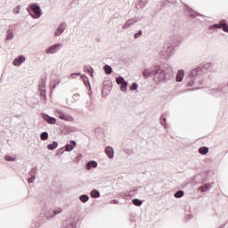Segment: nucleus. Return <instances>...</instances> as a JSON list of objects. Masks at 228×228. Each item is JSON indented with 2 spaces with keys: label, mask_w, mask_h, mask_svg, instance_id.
<instances>
[{
  "label": "nucleus",
  "mask_w": 228,
  "mask_h": 228,
  "mask_svg": "<svg viewBox=\"0 0 228 228\" xmlns=\"http://www.w3.org/2000/svg\"><path fill=\"white\" fill-rule=\"evenodd\" d=\"M174 197L175 199H181L183 197H184V191H177L175 194H174Z\"/></svg>",
  "instance_id": "cd10ccee"
},
{
  "label": "nucleus",
  "mask_w": 228,
  "mask_h": 228,
  "mask_svg": "<svg viewBox=\"0 0 228 228\" xmlns=\"http://www.w3.org/2000/svg\"><path fill=\"white\" fill-rule=\"evenodd\" d=\"M132 204H134V206L140 207V206H142V204H143V201H142V200H139V199H134V200H132Z\"/></svg>",
  "instance_id": "2f4dec72"
},
{
  "label": "nucleus",
  "mask_w": 228,
  "mask_h": 228,
  "mask_svg": "<svg viewBox=\"0 0 228 228\" xmlns=\"http://www.w3.org/2000/svg\"><path fill=\"white\" fill-rule=\"evenodd\" d=\"M177 36H174L173 39L175 38Z\"/></svg>",
  "instance_id": "603ef678"
},
{
  "label": "nucleus",
  "mask_w": 228,
  "mask_h": 228,
  "mask_svg": "<svg viewBox=\"0 0 228 228\" xmlns=\"http://www.w3.org/2000/svg\"><path fill=\"white\" fill-rule=\"evenodd\" d=\"M84 72L90 74L91 77H94V68H92V66H86L84 68Z\"/></svg>",
  "instance_id": "412c9836"
},
{
  "label": "nucleus",
  "mask_w": 228,
  "mask_h": 228,
  "mask_svg": "<svg viewBox=\"0 0 228 228\" xmlns=\"http://www.w3.org/2000/svg\"><path fill=\"white\" fill-rule=\"evenodd\" d=\"M143 32L142 30H139L137 33L134 35V38H140Z\"/></svg>",
  "instance_id": "79ce46f5"
},
{
  "label": "nucleus",
  "mask_w": 228,
  "mask_h": 228,
  "mask_svg": "<svg viewBox=\"0 0 228 228\" xmlns=\"http://www.w3.org/2000/svg\"><path fill=\"white\" fill-rule=\"evenodd\" d=\"M183 79H184V71L183 69H180L176 74V81L177 83H181Z\"/></svg>",
  "instance_id": "f3484780"
},
{
  "label": "nucleus",
  "mask_w": 228,
  "mask_h": 228,
  "mask_svg": "<svg viewBox=\"0 0 228 228\" xmlns=\"http://www.w3.org/2000/svg\"><path fill=\"white\" fill-rule=\"evenodd\" d=\"M39 92L41 95V99L43 101H45L46 96H45V78H42L40 83H39Z\"/></svg>",
  "instance_id": "6e6552de"
},
{
  "label": "nucleus",
  "mask_w": 228,
  "mask_h": 228,
  "mask_svg": "<svg viewBox=\"0 0 228 228\" xmlns=\"http://www.w3.org/2000/svg\"><path fill=\"white\" fill-rule=\"evenodd\" d=\"M77 76H81V73H71L69 75V79H76Z\"/></svg>",
  "instance_id": "58836bf2"
},
{
  "label": "nucleus",
  "mask_w": 228,
  "mask_h": 228,
  "mask_svg": "<svg viewBox=\"0 0 228 228\" xmlns=\"http://www.w3.org/2000/svg\"><path fill=\"white\" fill-rule=\"evenodd\" d=\"M80 77L85 86L90 87V80L88 79V77H86V75H80Z\"/></svg>",
  "instance_id": "b1692460"
},
{
  "label": "nucleus",
  "mask_w": 228,
  "mask_h": 228,
  "mask_svg": "<svg viewBox=\"0 0 228 228\" xmlns=\"http://www.w3.org/2000/svg\"><path fill=\"white\" fill-rule=\"evenodd\" d=\"M73 98L77 99V94H74Z\"/></svg>",
  "instance_id": "8fccbe9b"
},
{
  "label": "nucleus",
  "mask_w": 228,
  "mask_h": 228,
  "mask_svg": "<svg viewBox=\"0 0 228 228\" xmlns=\"http://www.w3.org/2000/svg\"><path fill=\"white\" fill-rule=\"evenodd\" d=\"M110 204H118V200H110Z\"/></svg>",
  "instance_id": "de8ad7c7"
},
{
  "label": "nucleus",
  "mask_w": 228,
  "mask_h": 228,
  "mask_svg": "<svg viewBox=\"0 0 228 228\" xmlns=\"http://www.w3.org/2000/svg\"><path fill=\"white\" fill-rule=\"evenodd\" d=\"M76 145H77L76 141L71 140V141L69 142V144H66V146H65V151H66L67 152H71V151H74V148L76 147Z\"/></svg>",
  "instance_id": "4468645a"
},
{
  "label": "nucleus",
  "mask_w": 228,
  "mask_h": 228,
  "mask_svg": "<svg viewBox=\"0 0 228 228\" xmlns=\"http://www.w3.org/2000/svg\"><path fill=\"white\" fill-rule=\"evenodd\" d=\"M200 177H202L200 175L195 176V182L198 183V184H202V183H204V179L200 180Z\"/></svg>",
  "instance_id": "c9c22d12"
},
{
  "label": "nucleus",
  "mask_w": 228,
  "mask_h": 228,
  "mask_svg": "<svg viewBox=\"0 0 228 228\" xmlns=\"http://www.w3.org/2000/svg\"><path fill=\"white\" fill-rule=\"evenodd\" d=\"M15 159H17L16 157H12V156H9V155L5 156V160L6 161H15Z\"/></svg>",
  "instance_id": "ea45409f"
},
{
  "label": "nucleus",
  "mask_w": 228,
  "mask_h": 228,
  "mask_svg": "<svg viewBox=\"0 0 228 228\" xmlns=\"http://www.w3.org/2000/svg\"><path fill=\"white\" fill-rule=\"evenodd\" d=\"M57 148H58V142L56 141H53L52 144L47 145V149L49 151H54V149H57Z\"/></svg>",
  "instance_id": "bb28decb"
},
{
  "label": "nucleus",
  "mask_w": 228,
  "mask_h": 228,
  "mask_svg": "<svg viewBox=\"0 0 228 228\" xmlns=\"http://www.w3.org/2000/svg\"><path fill=\"white\" fill-rule=\"evenodd\" d=\"M14 13H16V14L20 13V5H18V6L14 9Z\"/></svg>",
  "instance_id": "37998d69"
},
{
  "label": "nucleus",
  "mask_w": 228,
  "mask_h": 228,
  "mask_svg": "<svg viewBox=\"0 0 228 228\" xmlns=\"http://www.w3.org/2000/svg\"><path fill=\"white\" fill-rule=\"evenodd\" d=\"M63 213V209L61 208H55L52 210H49L45 214L46 218H54L57 215H61Z\"/></svg>",
  "instance_id": "423d86ee"
},
{
  "label": "nucleus",
  "mask_w": 228,
  "mask_h": 228,
  "mask_svg": "<svg viewBox=\"0 0 228 228\" xmlns=\"http://www.w3.org/2000/svg\"><path fill=\"white\" fill-rule=\"evenodd\" d=\"M166 1L170 4H175V3H177V0H166Z\"/></svg>",
  "instance_id": "a18cd8bd"
},
{
  "label": "nucleus",
  "mask_w": 228,
  "mask_h": 228,
  "mask_svg": "<svg viewBox=\"0 0 228 228\" xmlns=\"http://www.w3.org/2000/svg\"><path fill=\"white\" fill-rule=\"evenodd\" d=\"M199 152H200V154H202V156H206V154H208V152H209V148H208L206 146L200 147L199 149Z\"/></svg>",
  "instance_id": "393cba45"
},
{
  "label": "nucleus",
  "mask_w": 228,
  "mask_h": 228,
  "mask_svg": "<svg viewBox=\"0 0 228 228\" xmlns=\"http://www.w3.org/2000/svg\"><path fill=\"white\" fill-rule=\"evenodd\" d=\"M166 122H167V118H161V125L165 126Z\"/></svg>",
  "instance_id": "49530a36"
},
{
  "label": "nucleus",
  "mask_w": 228,
  "mask_h": 228,
  "mask_svg": "<svg viewBox=\"0 0 228 228\" xmlns=\"http://www.w3.org/2000/svg\"><path fill=\"white\" fill-rule=\"evenodd\" d=\"M28 12L32 19H40L42 17V9L37 4H32L28 9Z\"/></svg>",
  "instance_id": "7ed1b4c3"
},
{
  "label": "nucleus",
  "mask_w": 228,
  "mask_h": 228,
  "mask_svg": "<svg viewBox=\"0 0 228 228\" xmlns=\"http://www.w3.org/2000/svg\"><path fill=\"white\" fill-rule=\"evenodd\" d=\"M105 154H107L110 159H113V158H115V150H113L111 146H107L105 148Z\"/></svg>",
  "instance_id": "ddd939ff"
},
{
  "label": "nucleus",
  "mask_w": 228,
  "mask_h": 228,
  "mask_svg": "<svg viewBox=\"0 0 228 228\" xmlns=\"http://www.w3.org/2000/svg\"><path fill=\"white\" fill-rule=\"evenodd\" d=\"M187 12L189 13V15L192 18V19H195L196 17H202V15H200L199 12L193 11V9L188 7L187 8Z\"/></svg>",
  "instance_id": "dca6fc26"
},
{
  "label": "nucleus",
  "mask_w": 228,
  "mask_h": 228,
  "mask_svg": "<svg viewBox=\"0 0 228 228\" xmlns=\"http://www.w3.org/2000/svg\"><path fill=\"white\" fill-rule=\"evenodd\" d=\"M165 79H168V75L165 72V69H162L159 66H154L153 81H155L157 85H159V83H163Z\"/></svg>",
  "instance_id": "f03ea898"
},
{
  "label": "nucleus",
  "mask_w": 228,
  "mask_h": 228,
  "mask_svg": "<svg viewBox=\"0 0 228 228\" xmlns=\"http://www.w3.org/2000/svg\"><path fill=\"white\" fill-rule=\"evenodd\" d=\"M90 195L92 199H99V197H101V192L94 189L90 192Z\"/></svg>",
  "instance_id": "a878e982"
},
{
  "label": "nucleus",
  "mask_w": 228,
  "mask_h": 228,
  "mask_svg": "<svg viewBox=\"0 0 228 228\" xmlns=\"http://www.w3.org/2000/svg\"><path fill=\"white\" fill-rule=\"evenodd\" d=\"M40 138L43 142L49 139V134L47 132H42L40 134Z\"/></svg>",
  "instance_id": "7c9ffc66"
},
{
  "label": "nucleus",
  "mask_w": 228,
  "mask_h": 228,
  "mask_svg": "<svg viewBox=\"0 0 228 228\" xmlns=\"http://www.w3.org/2000/svg\"><path fill=\"white\" fill-rule=\"evenodd\" d=\"M13 38V30L8 29L5 40H12Z\"/></svg>",
  "instance_id": "c85d7f7f"
},
{
  "label": "nucleus",
  "mask_w": 228,
  "mask_h": 228,
  "mask_svg": "<svg viewBox=\"0 0 228 228\" xmlns=\"http://www.w3.org/2000/svg\"><path fill=\"white\" fill-rule=\"evenodd\" d=\"M79 200L80 202H83V204H86V202L90 200V197H88L86 194H82L79 196Z\"/></svg>",
  "instance_id": "5701e85b"
},
{
  "label": "nucleus",
  "mask_w": 228,
  "mask_h": 228,
  "mask_svg": "<svg viewBox=\"0 0 228 228\" xmlns=\"http://www.w3.org/2000/svg\"><path fill=\"white\" fill-rule=\"evenodd\" d=\"M126 79H124L123 77H116V83L117 85H122L123 83H125Z\"/></svg>",
  "instance_id": "72a5a7b5"
},
{
  "label": "nucleus",
  "mask_w": 228,
  "mask_h": 228,
  "mask_svg": "<svg viewBox=\"0 0 228 228\" xmlns=\"http://www.w3.org/2000/svg\"><path fill=\"white\" fill-rule=\"evenodd\" d=\"M130 90H132V92H134V90H138V85L136 84V82L132 84V86H130Z\"/></svg>",
  "instance_id": "a19ab883"
},
{
  "label": "nucleus",
  "mask_w": 228,
  "mask_h": 228,
  "mask_svg": "<svg viewBox=\"0 0 228 228\" xmlns=\"http://www.w3.org/2000/svg\"><path fill=\"white\" fill-rule=\"evenodd\" d=\"M103 70L105 74H107V76H110V74L113 72V69L108 64H105V66L103 67Z\"/></svg>",
  "instance_id": "4be33fe9"
},
{
  "label": "nucleus",
  "mask_w": 228,
  "mask_h": 228,
  "mask_svg": "<svg viewBox=\"0 0 228 228\" xmlns=\"http://www.w3.org/2000/svg\"><path fill=\"white\" fill-rule=\"evenodd\" d=\"M55 115H56V117L61 118V120H65V122H74V117L65 113V111H63L60 109H57L55 110Z\"/></svg>",
  "instance_id": "20e7f679"
},
{
  "label": "nucleus",
  "mask_w": 228,
  "mask_h": 228,
  "mask_svg": "<svg viewBox=\"0 0 228 228\" xmlns=\"http://www.w3.org/2000/svg\"><path fill=\"white\" fill-rule=\"evenodd\" d=\"M165 49H167L166 56H168V54H170V53H172V45H165Z\"/></svg>",
  "instance_id": "e433bc0d"
},
{
  "label": "nucleus",
  "mask_w": 228,
  "mask_h": 228,
  "mask_svg": "<svg viewBox=\"0 0 228 228\" xmlns=\"http://www.w3.org/2000/svg\"><path fill=\"white\" fill-rule=\"evenodd\" d=\"M41 116H42V118H43L45 122H47V124H52V125L56 124V118H53V117H51V116L45 114V113H42Z\"/></svg>",
  "instance_id": "9b49d317"
},
{
  "label": "nucleus",
  "mask_w": 228,
  "mask_h": 228,
  "mask_svg": "<svg viewBox=\"0 0 228 228\" xmlns=\"http://www.w3.org/2000/svg\"><path fill=\"white\" fill-rule=\"evenodd\" d=\"M142 76L145 79H149V77H154V66L151 68L144 69L142 71Z\"/></svg>",
  "instance_id": "1a4fd4ad"
},
{
  "label": "nucleus",
  "mask_w": 228,
  "mask_h": 228,
  "mask_svg": "<svg viewBox=\"0 0 228 228\" xmlns=\"http://www.w3.org/2000/svg\"><path fill=\"white\" fill-rule=\"evenodd\" d=\"M222 29H223V31H224V33H228V25H227V22L225 21V20H223Z\"/></svg>",
  "instance_id": "f704fd0d"
},
{
  "label": "nucleus",
  "mask_w": 228,
  "mask_h": 228,
  "mask_svg": "<svg viewBox=\"0 0 228 228\" xmlns=\"http://www.w3.org/2000/svg\"><path fill=\"white\" fill-rule=\"evenodd\" d=\"M204 85V69L200 67L194 68L189 72L186 77V86L193 87L194 90L200 88V86Z\"/></svg>",
  "instance_id": "f257e3e1"
},
{
  "label": "nucleus",
  "mask_w": 228,
  "mask_h": 228,
  "mask_svg": "<svg viewBox=\"0 0 228 228\" xmlns=\"http://www.w3.org/2000/svg\"><path fill=\"white\" fill-rule=\"evenodd\" d=\"M25 61H26V57H24V55H20L13 60L12 65L14 67H20V64H22Z\"/></svg>",
  "instance_id": "9d476101"
},
{
  "label": "nucleus",
  "mask_w": 228,
  "mask_h": 228,
  "mask_svg": "<svg viewBox=\"0 0 228 228\" xmlns=\"http://www.w3.org/2000/svg\"><path fill=\"white\" fill-rule=\"evenodd\" d=\"M65 29H67V23L66 22L60 23V25L55 29L53 36L60 37L62 33L65 32Z\"/></svg>",
  "instance_id": "0eeeda50"
},
{
  "label": "nucleus",
  "mask_w": 228,
  "mask_h": 228,
  "mask_svg": "<svg viewBox=\"0 0 228 228\" xmlns=\"http://www.w3.org/2000/svg\"><path fill=\"white\" fill-rule=\"evenodd\" d=\"M97 161L90 160L86 164V170H90L91 168H97Z\"/></svg>",
  "instance_id": "2eb2a0df"
},
{
  "label": "nucleus",
  "mask_w": 228,
  "mask_h": 228,
  "mask_svg": "<svg viewBox=\"0 0 228 228\" xmlns=\"http://www.w3.org/2000/svg\"><path fill=\"white\" fill-rule=\"evenodd\" d=\"M127 81H124L122 84H120V90L121 92H127Z\"/></svg>",
  "instance_id": "c756f323"
},
{
  "label": "nucleus",
  "mask_w": 228,
  "mask_h": 228,
  "mask_svg": "<svg viewBox=\"0 0 228 228\" xmlns=\"http://www.w3.org/2000/svg\"><path fill=\"white\" fill-rule=\"evenodd\" d=\"M181 40V37L178 38L177 42H179Z\"/></svg>",
  "instance_id": "3c124183"
},
{
  "label": "nucleus",
  "mask_w": 228,
  "mask_h": 228,
  "mask_svg": "<svg viewBox=\"0 0 228 228\" xmlns=\"http://www.w3.org/2000/svg\"><path fill=\"white\" fill-rule=\"evenodd\" d=\"M35 179H36L35 176H32L31 178H28V184H31V183H34V182H35Z\"/></svg>",
  "instance_id": "c03bdc74"
},
{
  "label": "nucleus",
  "mask_w": 228,
  "mask_h": 228,
  "mask_svg": "<svg viewBox=\"0 0 228 228\" xmlns=\"http://www.w3.org/2000/svg\"><path fill=\"white\" fill-rule=\"evenodd\" d=\"M224 20H220L219 23L214 24L209 27V29H222L223 28Z\"/></svg>",
  "instance_id": "aec40b11"
},
{
  "label": "nucleus",
  "mask_w": 228,
  "mask_h": 228,
  "mask_svg": "<svg viewBox=\"0 0 228 228\" xmlns=\"http://www.w3.org/2000/svg\"><path fill=\"white\" fill-rule=\"evenodd\" d=\"M62 228H76V223H65Z\"/></svg>",
  "instance_id": "473e14b6"
},
{
  "label": "nucleus",
  "mask_w": 228,
  "mask_h": 228,
  "mask_svg": "<svg viewBox=\"0 0 228 228\" xmlns=\"http://www.w3.org/2000/svg\"><path fill=\"white\" fill-rule=\"evenodd\" d=\"M63 45L57 43L55 45H53L49 47H47L45 50V54H56V53H58V51H60V47H61Z\"/></svg>",
  "instance_id": "39448f33"
},
{
  "label": "nucleus",
  "mask_w": 228,
  "mask_h": 228,
  "mask_svg": "<svg viewBox=\"0 0 228 228\" xmlns=\"http://www.w3.org/2000/svg\"><path fill=\"white\" fill-rule=\"evenodd\" d=\"M147 1H149V0H139L140 8H144L145 4H147Z\"/></svg>",
  "instance_id": "4c0bfd02"
},
{
  "label": "nucleus",
  "mask_w": 228,
  "mask_h": 228,
  "mask_svg": "<svg viewBox=\"0 0 228 228\" xmlns=\"http://www.w3.org/2000/svg\"><path fill=\"white\" fill-rule=\"evenodd\" d=\"M56 88V85H54L53 87H51V90H54Z\"/></svg>",
  "instance_id": "09e8293b"
},
{
  "label": "nucleus",
  "mask_w": 228,
  "mask_h": 228,
  "mask_svg": "<svg viewBox=\"0 0 228 228\" xmlns=\"http://www.w3.org/2000/svg\"><path fill=\"white\" fill-rule=\"evenodd\" d=\"M200 191H201V193H206V191L211 190V185L209 183H206L200 187H199Z\"/></svg>",
  "instance_id": "6ab92c4d"
},
{
  "label": "nucleus",
  "mask_w": 228,
  "mask_h": 228,
  "mask_svg": "<svg viewBox=\"0 0 228 228\" xmlns=\"http://www.w3.org/2000/svg\"><path fill=\"white\" fill-rule=\"evenodd\" d=\"M136 22H138V19L136 18L130 19L122 26V29H127L131 28V26H133L134 24H136Z\"/></svg>",
  "instance_id": "f8f14e48"
},
{
  "label": "nucleus",
  "mask_w": 228,
  "mask_h": 228,
  "mask_svg": "<svg viewBox=\"0 0 228 228\" xmlns=\"http://www.w3.org/2000/svg\"><path fill=\"white\" fill-rule=\"evenodd\" d=\"M222 90H224V86L220 85L218 87L210 90V94L216 95L218 93L222 92Z\"/></svg>",
  "instance_id": "a211bd4d"
}]
</instances>
